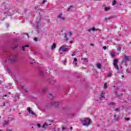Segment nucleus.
Segmentation results:
<instances>
[{"label": "nucleus", "instance_id": "nucleus-52", "mask_svg": "<svg viewBox=\"0 0 131 131\" xmlns=\"http://www.w3.org/2000/svg\"><path fill=\"white\" fill-rule=\"evenodd\" d=\"M16 83H18V82H17V81H16Z\"/></svg>", "mask_w": 131, "mask_h": 131}, {"label": "nucleus", "instance_id": "nucleus-22", "mask_svg": "<svg viewBox=\"0 0 131 131\" xmlns=\"http://www.w3.org/2000/svg\"><path fill=\"white\" fill-rule=\"evenodd\" d=\"M107 88H108V86H107V83H105L104 84V89L105 90H106V89H107Z\"/></svg>", "mask_w": 131, "mask_h": 131}, {"label": "nucleus", "instance_id": "nucleus-41", "mask_svg": "<svg viewBox=\"0 0 131 131\" xmlns=\"http://www.w3.org/2000/svg\"><path fill=\"white\" fill-rule=\"evenodd\" d=\"M21 88H22L23 90H24V86H22Z\"/></svg>", "mask_w": 131, "mask_h": 131}, {"label": "nucleus", "instance_id": "nucleus-42", "mask_svg": "<svg viewBox=\"0 0 131 131\" xmlns=\"http://www.w3.org/2000/svg\"><path fill=\"white\" fill-rule=\"evenodd\" d=\"M50 96H51V97H53V95L51 94H50Z\"/></svg>", "mask_w": 131, "mask_h": 131}, {"label": "nucleus", "instance_id": "nucleus-19", "mask_svg": "<svg viewBox=\"0 0 131 131\" xmlns=\"http://www.w3.org/2000/svg\"><path fill=\"white\" fill-rule=\"evenodd\" d=\"M109 10H110V7H105L104 8V11H105V12H108V11H109Z\"/></svg>", "mask_w": 131, "mask_h": 131}, {"label": "nucleus", "instance_id": "nucleus-53", "mask_svg": "<svg viewBox=\"0 0 131 131\" xmlns=\"http://www.w3.org/2000/svg\"><path fill=\"white\" fill-rule=\"evenodd\" d=\"M116 116V115H114V117H115Z\"/></svg>", "mask_w": 131, "mask_h": 131}, {"label": "nucleus", "instance_id": "nucleus-7", "mask_svg": "<svg viewBox=\"0 0 131 131\" xmlns=\"http://www.w3.org/2000/svg\"><path fill=\"white\" fill-rule=\"evenodd\" d=\"M27 110H28L29 114H31V115H34V112H33V111L31 110V108H30V107H28Z\"/></svg>", "mask_w": 131, "mask_h": 131}, {"label": "nucleus", "instance_id": "nucleus-18", "mask_svg": "<svg viewBox=\"0 0 131 131\" xmlns=\"http://www.w3.org/2000/svg\"><path fill=\"white\" fill-rule=\"evenodd\" d=\"M81 60L83 62H88V58H82Z\"/></svg>", "mask_w": 131, "mask_h": 131}, {"label": "nucleus", "instance_id": "nucleus-27", "mask_svg": "<svg viewBox=\"0 0 131 131\" xmlns=\"http://www.w3.org/2000/svg\"><path fill=\"white\" fill-rule=\"evenodd\" d=\"M74 62H77V58H75L74 59Z\"/></svg>", "mask_w": 131, "mask_h": 131}, {"label": "nucleus", "instance_id": "nucleus-14", "mask_svg": "<svg viewBox=\"0 0 131 131\" xmlns=\"http://www.w3.org/2000/svg\"><path fill=\"white\" fill-rule=\"evenodd\" d=\"M10 123V121L9 120H6L4 121V125H7Z\"/></svg>", "mask_w": 131, "mask_h": 131}, {"label": "nucleus", "instance_id": "nucleus-13", "mask_svg": "<svg viewBox=\"0 0 131 131\" xmlns=\"http://www.w3.org/2000/svg\"><path fill=\"white\" fill-rule=\"evenodd\" d=\"M96 28L95 27L88 29V32H91V31H95Z\"/></svg>", "mask_w": 131, "mask_h": 131}, {"label": "nucleus", "instance_id": "nucleus-40", "mask_svg": "<svg viewBox=\"0 0 131 131\" xmlns=\"http://www.w3.org/2000/svg\"><path fill=\"white\" fill-rule=\"evenodd\" d=\"M72 56H75V54H72Z\"/></svg>", "mask_w": 131, "mask_h": 131}, {"label": "nucleus", "instance_id": "nucleus-6", "mask_svg": "<svg viewBox=\"0 0 131 131\" xmlns=\"http://www.w3.org/2000/svg\"><path fill=\"white\" fill-rule=\"evenodd\" d=\"M118 62V60L115 59L114 60V66L117 69V70H119V68L118 67V65H117V63Z\"/></svg>", "mask_w": 131, "mask_h": 131}, {"label": "nucleus", "instance_id": "nucleus-10", "mask_svg": "<svg viewBox=\"0 0 131 131\" xmlns=\"http://www.w3.org/2000/svg\"><path fill=\"white\" fill-rule=\"evenodd\" d=\"M51 124H48L47 123H45L43 126H42V128H45L46 129V128H47V127H48V126H49V125H50Z\"/></svg>", "mask_w": 131, "mask_h": 131}, {"label": "nucleus", "instance_id": "nucleus-37", "mask_svg": "<svg viewBox=\"0 0 131 131\" xmlns=\"http://www.w3.org/2000/svg\"><path fill=\"white\" fill-rule=\"evenodd\" d=\"M90 45L92 46V47H94V43H91Z\"/></svg>", "mask_w": 131, "mask_h": 131}, {"label": "nucleus", "instance_id": "nucleus-1", "mask_svg": "<svg viewBox=\"0 0 131 131\" xmlns=\"http://www.w3.org/2000/svg\"><path fill=\"white\" fill-rule=\"evenodd\" d=\"M123 56L124 59H123L122 61V64H123L124 66H127V62H126L130 61V60L129 59V56H126L125 54H124Z\"/></svg>", "mask_w": 131, "mask_h": 131}, {"label": "nucleus", "instance_id": "nucleus-35", "mask_svg": "<svg viewBox=\"0 0 131 131\" xmlns=\"http://www.w3.org/2000/svg\"><path fill=\"white\" fill-rule=\"evenodd\" d=\"M103 49L104 50H106V46L103 47Z\"/></svg>", "mask_w": 131, "mask_h": 131}, {"label": "nucleus", "instance_id": "nucleus-20", "mask_svg": "<svg viewBox=\"0 0 131 131\" xmlns=\"http://www.w3.org/2000/svg\"><path fill=\"white\" fill-rule=\"evenodd\" d=\"M97 66L99 69H101L102 68V65L100 63L97 64Z\"/></svg>", "mask_w": 131, "mask_h": 131}, {"label": "nucleus", "instance_id": "nucleus-33", "mask_svg": "<svg viewBox=\"0 0 131 131\" xmlns=\"http://www.w3.org/2000/svg\"><path fill=\"white\" fill-rule=\"evenodd\" d=\"M37 126H38V127H40V124H37Z\"/></svg>", "mask_w": 131, "mask_h": 131}, {"label": "nucleus", "instance_id": "nucleus-45", "mask_svg": "<svg viewBox=\"0 0 131 131\" xmlns=\"http://www.w3.org/2000/svg\"><path fill=\"white\" fill-rule=\"evenodd\" d=\"M7 89H11V87H7Z\"/></svg>", "mask_w": 131, "mask_h": 131}, {"label": "nucleus", "instance_id": "nucleus-30", "mask_svg": "<svg viewBox=\"0 0 131 131\" xmlns=\"http://www.w3.org/2000/svg\"><path fill=\"white\" fill-rule=\"evenodd\" d=\"M66 128L65 127H62V130H66Z\"/></svg>", "mask_w": 131, "mask_h": 131}, {"label": "nucleus", "instance_id": "nucleus-4", "mask_svg": "<svg viewBox=\"0 0 131 131\" xmlns=\"http://www.w3.org/2000/svg\"><path fill=\"white\" fill-rule=\"evenodd\" d=\"M70 36H72V32H71V31L69 32V34L68 35H65L64 36V38L66 41H68V39Z\"/></svg>", "mask_w": 131, "mask_h": 131}, {"label": "nucleus", "instance_id": "nucleus-54", "mask_svg": "<svg viewBox=\"0 0 131 131\" xmlns=\"http://www.w3.org/2000/svg\"><path fill=\"white\" fill-rule=\"evenodd\" d=\"M9 94L11 95V93L10 92L9 93Z\"/></svg>", "mask_w": 131, "mask_h": 131}, {"label": "nucleus", "instance_id": "nucleus-9", "mask_svg": "<svg viewBox=\"0 0 131 131\" xmlns=\"http://www.w3.org/2000/svg\"><path fill=\"white\" fill-rule=\"evenodd\" d=\"M104 96H105V93L102 92L100 95L101 101H103V99H105V97H104Z\"/></svg>", "mask_w": 131, "mask_h": 131}, {"label": "nucleus", "instance_id": "nucleus-24", "mask_svg": "<svg viewBox=\"0 0 131 131\" xmlns=\"http://www.w3.org/2000/svg\"><path fill=\"white\" fill-rule=\"evenodd\" d=\"M73 63L74 64V67H76L77 66V63H76V62H75L74 61H73Z\"/></svg>", "mask_w": 131, "mask_h": 131}, {"label": "nucleus", "instance_id": "nucleus-31", "mask_svg": "<svg viewBox=\"0 0 131 131\" xmlns=\"http://www.w3.org/2000/svg\"><path fill=\"white\" fill-rule=\"evenodd\" d=\"M126 72H127L128 73H130V70H126Z\"/></svg>", "mask_w": 131, "mask_h": 131}, {"label": "nucleus", "instance_id": "nucleus-59", "mask_svg": "<svg viewBox=\"0 0 131 131\" xmlns=\"http://www.w3.org/2000/svg\"><path fill=\"white\" fill-rule=\"evenodd\" d=\"M0 131H2L1 130H0Z\"/></svg>", "mask_w": 131, "mask_h": 131}, {"label": "nucleus", "instance_id": "nucleus-29", "mask_svg": "<svg viewBox=\"0 0 131 131\" xmlns=\"http://www.w3.org/2000/svg\"><path fill=\"white\" fill-rule=\"evenodd\" d=\"M125 120H126L127 121H128V120H129V118H125Z\"/></svg>", "mask_w": 131, "mask_h": 131}, {"label": "nucleus", "instance_id": "nucleus-55", "mask_svg": "<svg viewBox=\"0 0 131 131\" xmlns=\"http://www.w3.org/2000/svg\"><path fill=\"white\" fill-rule=\"evenodd\" d=\"M122 77H124V76H122Z\"/></svg>", "mask_w": 131, "mask_h": 131}, {"label": "nucleus", "instance_id": "nucleus-57", "mask_svg": "<svg viewBox=\"0 0 131 131\" xmlns=\"http://www.w3.org/2000/svg\"><path fill=\"white\" fill-rule=\"evenodd\" d=\"M5 62H7V60Z\"/></svg>", "mask_w": 131, "mask_h": 131}, {"label": "nucleus", "instance_id": "nucleus-48", "mask_svg": "<svg viewBox=\"0 0 131 131\" xmlns=\"http://www.w3.org/2000/svg\"><path fill=\"white\" fill-rule=\"evenodd\" d=\"M7 95H5L4 97H7Z\"/></svg>", "mask_w": 131, "mask_h": 131}, {"label": "nucleus", "instance_id": "nucleus-44", "mask_svg": "<svg viewBox=\"0 0 131 131\" xmlns=\"http://www.w3.org/2000/svg\"><path fill=\"white\" fill-rule=\"evenodd\" d=\"M26 34L27 35V36L28 37V33H26Z\"/></svg>", "mask_w": 131, "mask_h": 131}, {"label": "nucleus", "instance_id": "nucleus-43", "mask_svg": "<svg viewBox=\"0 0 131 131\" xmlns=\"http://www.w3.org/2000/svg\"><path fill=\"white\" fill-rule=\"evenodd\" d=\"M70 129H71V130H72V127H70Z\"/></svg>", "mask_w": 131, "mask_h": 131}, {"label": "nucleus", "instance_id": "nucleus-25", "mask_svg": "<svg viewBox=\"0 0 131 131\" xmlns=\"http://www.w3.org/2000/svg\"><path fill=\"white\" fill-rule=\"evenodd\" d=\"M117 51H118V52H120L121 51V47L117 48Z\"/></svg>", "mask_w": 131, "mask_h": 131}, {"label": "nucleus", "instance_id": "nucleus-56", "mask_svg": "<svg viewBox=\"0 0 131 131\" xmlns=\"http://www.w3.org/2000/svg\"><path fill=\"white\" fill-rule=\"evenodd\" d=\"M68 47V48H69V46H67Z\"/></svg>", "mask_w": 131, "mask_h": 131}, {"label": "nucleus", "instance_id": "nucleus-2", "mask_svg": "<svg viewBox=\"0 0 131 131\" xmlns=\"http://www.w3.org/2000/svg\"><path fill=\"white\" fill-rule=\"evenodd\" d=\"M83 125L85 126H89L91 124V119L89 118L84 119L82 122Z\"/></svg>", "mask_w": 131, "mask_h": 131}, {"label": "nucleus", "instance_id": "nucleus-51", "mask_svg": "<svg viewBox=\"0 0 131 131\" xmlns=\"http://www.w3.org/2000/svg\"><path fill=\"white\" fill-rule=\"evenodd\" d=\"M33 61H34V63H35V61L34 60Z\"/></svg>", "mask_w": 131, "mask_h": 131}, {"label": "nucleus", "instance_id": "nucleus-58", "mask_svg": "<svg viewBox=\"0 0 131 131\" xmlns=\"http://www.w3.org/2000/svg\"><path fill=\"white\" fill-rule=\"evenodd\" d=\"M2 117L1 116H0V118H1Z\"/></svg>", "mask_w": 131, "mask_h": 131}, {"label": "nucleus", "instance_id": "nucleus-32", "mask_svg": "<svg viewBox=\"0 0 131 131\" xmlns=\"http://www.w3.org/2000/svg\"><path fill=\"white\" fill-rule=\"evenodd\" d=\"M34 40H35V41H37V38H34Z\"/></svg>", "mask_w": 131, "mask_h": 131}, {"label": "nucleus", "instance_id": "nucleus-49", "mask_svg": "<svg viewBox=\"0 0 131 131\" xmlns=\"http://www.w3.org/2000/svg\"><path fill=\"white\" fill-rule=\"evenodd\" d=\"M70 43H72V41H70Z\"/></svg>", "mask_w": 131, "mask_h": 131}, {"label": "nucleus", "instance_id": "nucleus-16", "mask_svg": "<svg viewBox=\"0 0 131 131\" xmlns=\"http://www.w3.org/2000/svg\"><path fill=\"white\" fill-rule=\"evenodd\" d=\"M56 43H54L51 48V50H54V49H56Z\"/></svg>", "mask_w": 131, "mask_h": 131}, {"label": "nucleus", "instance_id": "nucleus-3", "mask_svg": "<svg viewBox=\"0 0 131 131\" xmlns=\"http://www.w3.org/2000/svg\"><path fill=\"white\" fill-rule=\"evenodd\" d=\"M69 50L68 48H66V47L62 46L60 47L59 50V53L60 54H62V52H63L65 53V52H68Z\"/></svg>", "mask_w": 131, "mask_h": 131}, {"label": "nucleus", "instance_id": "nucleus-21", "mask_svg": "<svg viewBox=\"0 0 131 131\" xmlns=\"http://www.w3.org/2000/svg\"><path fill=\"white\" fill-rule=\"evenodd\" d=\"M9 61H10V62H11V63H14L16 61V59H9Z\"/></svg>", "mask_w": 131, "mask_h": 131}, {"label": "nucleus", "instance_id": "nucleus-28", "mask_svg": "<svg viewBox=\"0 0 131 131\" xmlns=\"http://www.w3.org/2000/svg\"><path fill=\"white\" fill-rule=\"evenodd\" d=\"M45 3H47V0H43V1L42 2V4H45Z\"/></svg>", "mask_w": 131, "mask_h": 131}, {"label": "nucleus", "instance_id": "nucleus-46", "mask_svg": "<svg viewBox=\"0 0 131 131\" xmlns=\"http://www.w3.org/2000/svg\"><path fill=\"white\" fill-rule=\"evenodd\" d=\"M119 6H122V4H119Z\"/></svg>", "mask_w": 131, "mask_h": 131}, {"label": "nucleus", "instance_id": "nucleus-39", "mask_svg": "<svg viewBox=\"0 0 131 131\" xmlns=\"http://www.w3.org/2000/svg\"><path fill=\"white\" fill-rule=\"evenodd\" d=\"M34 115L36 117H37V115H36L35 114H34V115Z\"/></svg>", "mask_w": 131, "mask_h": 131}, {"label": "nucleus", "instance_id": "nucleus-47", "mask_svg": "<svg viewBox=\"0 0 131 131\" xmlns=\"http://www.w3.org/2000/svg\"><path fill=\"white\" fill-rule=\"evenodd\" d=\"M40 73H41V74H43L42 72H40Z\"/></svg>", "mask_w": 131, "mask_h": 131}, {"label": "nucleus", "instance_id": "nucleus-34", "mask_svg": "<svg viewBox=\"0 0 131 131\" xmlns=\"http://www.w3.org/2000/svg\"><path fill=\"white\" fill-rule=\"evenodd\" d=\"M119 110V108H116L115 110V111L117 112V111H118Z\"/></svg>", "mask_w": 131, "mask_h": 131}, {"label": "nucleus", "instance_id": "nucleus-50", "mask_svg": "<svg viewBox=\"0 0 131 131\" xmlns=\"http://www.w3.org/2000/svg\"><path fill=\"white\" fill-rule=\"evenodd\" d=\"M25 92H26V93H27V90H25Z\"/></svg>", "mask_w": 131, "mask_h": 131}, {"label": "nucleus", "instance_id": "nucleus-11", "mask_svg": "<svg viewBox=\"0 0 131 131\" xmlns=\"http://www.w3.org/2000/svg\"><path fill=\"white\" fill-rule=\"evenodd\" d=\"M52 106H59V102H54L52 103Z\"/></svg>", "mask_w": 131, "mask_h": 131}, {"label": "nucleus", "instance_id": "nucleus-17", "mask_svg": "<svg viewBox=\"0 0 131 131\" xmlns=\"http://www.w3.org/2000/svg\"><path fill=\"white\" fill-rule=\"evenodd\" d=\"M29 45H25L23 47V50L24 51H25V48H29Z\"/></svg>", "mask_w": 131, "mask_h": 131}, {"label": "nucleus", "instance_id": "nucleus-8", "mask_svg": "<svg viewBox=\"0 0 131 131\" xmlns=\"http://www.w3.org/2000/svg\"><path fill=\"white\" fill-rule=\"evenodd\" d=\"M40 21V18H39L38 21H37V25L36 27V28L37 29H38V27L40 26V23H39Z\"/></svg>", "mask_w": 131, "mask_h": 131}, {"label": "nucleus", "instance_id": "nucleus-38", "mask_svg": "<svg viewBox=\"0 0 131 131\" xmlns=\"http://www.w3.org/2000/svg\"><path fill=\"white\" fill-rule=\"evenodd\" d=\"M3 105L6 106V103L4 102L3 103Z\"/></svg>", "mask_w": 131, "mask_h": 131}, {"label": "nucleus", "instance_id": "nucleus-15", "mask_svg": "<svg viewBox=\"0 0 131 131\" xmlns=\"http://www.w3.org/2000/svg\"><path fill=\"white\" fill-rule=\"evenodd\" d=\"M111 56L112 57H116V53L114 52L111 53Z\"/></svg>", "mask_w": 131, "mask_h": 131}, {"label": "nucleus", "instance_id": "nucleus-23", "mask_svg": "<svg viewBox=\"0 0 131 131\" xmlns=\"http://www.w3.org/2000/svg\"><path fill=\"white\" fill-rule=\"evenodd\" d=\"M116 4V0H114V1H113V3H112L113 6L115 5Z\"/></svg>", "mask_w": 131, "mask_h": 131}, {"label": "nucleus", "instance_id": "nucleus-5", "mask_svg": "<svg viewBox=\"0 0 131 131\" xmlns=\"http://www.w3.org/2000/svg\"><path fill=\"white\" fill-rule=\"evenodd\" d=\"M58 19L61 20V21H65V17L63 16V14L59 13L57 16Z\"/></svg>", "mask_w": 131, "mask_h": 131}, {"label": "nucleus", "instance_id": "nucleus-36", "mask_svg": "<svg viewBox=\"0 0 131 131\" xmlns=\"http://www.w3.org/2000/svg\"><path fill=\"white\" fill-rule=\"evenodd\" d=\"M17 48H18V46H15V47H14V49H17Z\"/></svg>", "mask_w": 131, "mask_h": 131}, {"label": "nucleus", "instance_id": "nucleus-12", "mask_svg": "<svg viewBox=\"0 0 131 131\" xmlns=\"http://www.w3.org/2000/svg\"><path fill=\"white\" fill-rule=\"evenodd\" d=\"M73 10H74V7H73V6H71L68 9L69 12H72V11H73Z\"/></svg>", "mask_w": 131, "mask_h": 131}, {"label": "nucleus", "instance_id": "nucleus-26", "mask_svg": "<svg viewBox=\"0 0 131 131\" xmlns=\"http://www.w3.org/2000/svg\"><path fill=\"white\" fill-rule=\"evenodd\" d=\"M108 77H111L112 76V73H109L107 75Z\"/></svg>", "mask_w": 131, "mask_h": 131}]
</instances>
